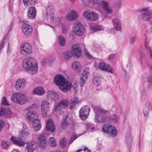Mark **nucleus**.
Instances as JSON below:
<instances>
[{
    "label": "nucleus",
    "instance_id": "c9c22d12",
    "mask_svg": "<svg viewBox=\"0 0 152 152\" xmlns=\"http://www.w3.org/2000/svg\"><path fill=\"white\" fill-rule=\"evenodd\" d=\"M58 41L59 45L61 46H64L66 42L65 38L61 35L58 37Z\"/></svg>",
    "mask_w": 152,
    "mask_h": 152
},
{
    "label": "nucleus",
    "instance_id": "e2e57ef3",
    "mask_svg": "<svg viewBox=\"0 0 152 152\" xmlns=\"http://www.w3.org/2000/svg\"><path fill=\"white\" fill-rule=\"evenodd\" d=\"M115 54H110L109 56L108 60H110L113 59L115 56Z\"/></svg>",
    "mask_w": 152,
    "mask_h": 152
},
{
    "label": "nucleus",
    "instance_id": "79ce46f5",
    "mask_svg": "<svg viewBox=\"0 0 152 152\" xmlns=\"http://www.w3.org/2000/svg\"><path fill=\"white\" fill-rule=\"evenodd\" d=\"M9 145V142L8 141L4 140L2 141L1 143L2 148L4 149H8Z\"/></svg>",
    "mask_w": 152,
    "mask_h": 152
},
{
    "label": "nucleus",
    "instance_id": "338daca9",
    "mask_svg": "<svg viewBox=\"0 0 152 152\" xmlns=\"http://www.w3.org/2000/svg\"><path fill=\"white\" fill-rule=\"evenodd\" d=\"M147 42H144V43H145V49H148V46H147Z\"/></svg>",
    "mask_w": 152,
    "mask_h": 152
},
{
    "label": "nucleus",
    "instance_id": "9d476101",
    "mask_svg": "<svg viewBox=\"0 0 152 152\" xmlns=\"http://www.w3.org/2000/svg\"><path fill=\"white\" fill-rule=\"evenodd\" d=\"M20 53L24 56H27L31 52V45L28 43H26L22 45L20 47Z\"/></svg>",
    "mask_w": 152,
    "mask_h": 152
},
{
    "label": "nucleus",
    "instance_id": "f03ea898",
    "mask_svg": "<svg viewBox=\"0 0 152 152\" xmlns=\"http://www.w3.org/2000/svg\"><path fill=\"white\" fill-rule=\"evenodd\" d=\"M22 66L25 69L32 71L33 73L36 72L38 69L37 64L35 60L32 58L25 59L23 61Z\"/></svg>",
    "mask_w": 152,
    "mask_h": 152
},
{
    "label": "nucleus",
    "instance_id": "c85d7f7f",
    "mask_svg": "<svg viewBox=\"0 0 152 152\" xmlns=\"http://www.w3.org/2000/svg\"><path fill=\"white\" fill-rule=\"evenodd\" d=\"M45 91L44 89L42 87H38L34 89L33 91L34 94L39 95H42L44 93Z\"/></svg>",
    "mask_w": 152,
    "mask_h": 152
},
{
    "label": "nucleus",
    "instance_id": "3c124183",
    "mask_svg": "<svg viewBox=\"0 0 152 152\" xmlns=\"http://www.w3.org/2000/svg\"><path fill=\"white\" fill-rule=\"evenodd\" d=\"M89 70L87 69H85L83 73V74L82 75L86 76V78H87L89 75Z\"/></svg>",
    "mask_w": 152,
    "mask_h": 152
},
{
    "label": "nucleus",
    "instance_id": "412c9836",
    "mask_svg": "<svg viewBox=\"0 0 152 152\" xmlns=\"http://www.w3.org/2000/svg\"><path fill=\"white\" fill-rule=\"evenodd\" d=\"M78 16V14L77 12L73 10L68 12L66 16V18L69 20L73 21L76 20Z\"/></svg>",
    "mask_w": 152,
    "mask_h": 152
},
{
    "label": "nucleus",
    "instance_id": "b1692460",
    "mask_svg": "<svg viewBox=\"0 0 152 152\" xmlns=\"http://www.w3.org/2000/svg\"><path fill=\"white\" fill-rule=\"evenodd\" d=\"M46 129L47 131L51 132H53L54 131L55 126L53 121L52 119H50L47 121Z\"/></svg>",
    "mask_w": 152,
    "mask_h": 152
},
{
    "label": "nucleus",
    "instance_id": "473e14b6",
    "mask_svg": "<svg viewBox=\"0 0 152 152\" xmlns=\"http://www.w3.org/2000/svg\"><path fill=\"white\" fill-rule=\"evenodd\" d=\"M34 129L36 131H37L39 130L41 127V124L39 119H36L34 122L33 123Z\"/></svg>",
    "mask_w": 152,
    "mask_h": 152
},
{
    "label": "nucleus",
    "instance_id": "a19ab883",
    "mask_svg": "<svg viewBox=\"0 0 152 152\" xmlns=\"http://www.w3.org/2000/svg\"><path fill=\"white\" fill-rule=\"evenodd\" d=\"M87 79L86 76H85L82 75L81 76L79 81L80 84L81 86H84Z\"/></svg>",
    "mask_w": 152,
    "mask_h": 152
},
{
    "label": "nucleus",
    "instance_id": "4c0bfd02",
    "mask_svg": "<svg viewBox=\"0 0 152 152\" xmlns=\"http://www.w3.org/2000/svg\"><path fill=\"white\" fill-rule=\"evenodd\" d=\"M64 18L63 17L56 18V26H62L64 24Z\"/></svg>",
    "mask_w": 152,
    "mask_h": 152
},
{
    "label": "nucleus",
    "instance_id": "58836bf2",
    "mask_svg": "<svg viewBox=\"0 0 152 152\" xmlns=\"http://www.w3.org/2000/svg\"><path fill=\"white\" fill-rule=\"evenodd\" d=\"M146 56L147 54L144 52H140L139 59L142 64H143V61L145 59Z\"/></svg>",
    "mask_w": 152,
    "mask_h": 152
},
{
    "label": "nucleus",
    "instance_id": "ddd939ff",
    "mask_svg": "<svg viewBox=\"0 0 152 152\" xmlns=\"http://www.w3.org/2000/svg\"><path fill=\"white\" fill-rule=\"evenodd\" d=\"M84 16L87 19L92 21L97 20L98 17V15L96 13L90 11H85L83 13Z\"/></svg>",
    "mask_w": 152,
    "mask_h": 152
},
{
    "label": "nucleus",
    "instance_id": "423d86ee",
    "mask_svg": "<svg viewBox=\"0 0 152 152\" xmlns=\"http://www.w3.org/2000/svg\"><path fill=\"white\" fill-rule=\"evenodd\" d=\"M102 131L112 137H115L118 134V131L115 127L110 125H104L102 129Z\"/></svg>",
    "mask_w": 152,
    "mask_h": 152
},
{
    "label": "nucleus",
    "instance_id": "7ed1b4c3",
    "mask_svg": "<svg viewBox=\"0 0 152 152\" xmlns=\"http://www.w3.org/2000/svg\"><path fill=\"white\" fill-rule=\"evenodd\" d=\"M94 112L96 114L95 121V122L102 123L108 122L109 121L107 120L109 119V117H105L103 114H106L108 111L103 110L98 107H96L94 109Z\"/></svg>",
    "mask_w": 152,
    "mask_h": 152
},
{
    "label": "nucleus",
    "instance_id": "9b49d317",
    "mask_svg": "<svg viewBox=\"0 0 152 152\" xmlns=\"http://www.w3.org/2000/svg\"><path fill=\"white\" fill-rule=\"evenodd\" d=\"M90 111L89 107L88 106H85L82 108L79 111L80 118L83 120H85L88 115Z\"/></svg>",
    "mask_w": 152,
    "mask_h": 152
},
{
    "label": "nucleus",
    "instance_id": "09e8293b",
    "mask_svg": "<svg viewBox=\"0 0 152 152\" xmlns=\"http://www.w3.org/2000/svg\"><path fill=\"white\" fill-rule=\"evenodd\" d=\"M50 142L51 143V145L52 147H54L56 145V143L55 140V139L53 137L50 138Z\"/></svg>",
    "mask_w": 152,
    "mask_h": 152
},
{
    "label": "nucleus",
    "instance_id": "f8f14e48",
    "mask_svg": "<svg viewBox=\"0 0 152 152\" xmlns=\"http://www.w3.org/2000/svg\"><path fill=\"white\" fill-rule=\"evenodd\" d=\"M41 107L42 115L44 117H47L49 108V103L46 100H43L41 103Z\"/></svg>",
    "mask_w": 152,
    "mask_h": 152
},
{
    "label": "nucleus",
    "instance_id": "864d4df0",
    "mask_svg": "<svg viewBox=\"0 0 152 152\" xmlns=\"http://www.w3.org/2000/svg\"><path fill=\"white\" fill-rule=\"evenodd\" d=\"M4 125V122L2 120H0V132L2 130Z\"/></svg>",
    "mask_w": 152,
    "mask_h": 152
},
{
    "label": "nucleus",
    "instance_id": "ea45409f",
    "mask_svg": "<svg viewBox=\"0 0 152 152\" xmlns=\"http://www.w3.org/2000/svg\"><path fill=\"white\" fill-rule=\"evenodd\" d=\"M22 136L23 137H25L29 136V133L28 132V129L26 128V126L25 128V126H23L21 132Z\"/></svg>",
    "mask_w": 152,
    "mask_h": 152
},
{
    "label": "nucleus",
    "instance_id": "6e6552de",
    "mask_svg": "<svg viewBox=\"0 0 152 152\" xmlns=\"http://www.w3.org/2000/svg\"><path fill=\"white\" fill-rule=\"evenodd\" d=\"M84 26L80 22L76 21L74 25V31L75 34L77 35H82L84 31Z\"/></svg>",
    "mask_w": 152,
    "mask_h": 152
},
{
    "label": "nucleus",
    "instance_id": "7c9ffc66",
    "mask_svg": "<svg viewBox=\"0 0 152 152\" xmlns=\"http://www.w3.org/2000/svg\"><path fill=\"white\" fill-rule=\"evenodd\" d=\"M91 29L95 31H97L103 30V28L100 25H96L95 23H91L90 24Z\"/></svg>",
    "mask_w": 152,
    "mask_h": 152
},
{
    "label": "nucleus",
    "instance_id": "4be33fe9",
    "mask_svg": "<svg viewBox=\"0 0 152 152\" xmlns=\"http://www.w3.org/2000/svg\"><path fill=\"white\" fill-rule=\"evenodd\" d=\"M98 67L101 70L110 73L113 72V70L111 66L104 62L99 63L98 64Z\"/></svg>",
    "mask_w": 152,
    "mask_h": 152
},
{
    "label": "nucleus",
    "instance_id": "4468645a",
    "mask_svg": "<svg viewBox=\"0 0 152 152\" xmlns=\"http://www.w3.org/2000/svg\"><path fill=\"white\" fill-rule=\"evenodd\" d=\"M28 111H29L26 114L27 118L28 120L34 123L37 119H39L37 117L38 115L36 111L33 110Z\"/></svg>",
    "mask_w": 152,
    "mask_h": 152
},
{
    "label": "nucleus",
    "instance_id": "a878e982",
    "mask_svg": "<svg viewBox=\"0 0 152 152\" xmlns=\"http://www.w3.org/2000/svg\"><path fill=\"white\" fill-rule=\"evenodd\" d=\"M73 54L72 50H68L64 52L63 58L66 61H67L71 58Z\"/></svg>",
    "mask_w": 152,
    "mask_h": 152
},
{
    "label": "nucleus",
    "instance_id": "c756f323",
    "mask_svg": "<svg viewBox=\"0 0 152 152\" xmlns=\"http://www.w3.org/2000/svg\"><path fill=\"white\" fill-rule=\"evenodd\" d=\"M112 22L114 28L118 31H120L121 29V24L119 20L116 18L113 20Z\"/></svg>",
    "mask_w": 152,
    "mask_h": 152
},
{
    "label": "nucleus",
    "instance_id": "2eb2a0df",
    "mask_svg": "<svg viewBox=\"0 0 152 152\" xmlns=\"http://www.w3.org/2000/svg\"><path fill=\"white\" fill-rule=\"evenodd\" d=\"M22 30L23 34L26 36L30 35L32 29L31 26L26 23H24L22 26Z\"/></svg>",
    "mask_w": 152,
    "mask_h": 152
},
{
    "label": "nucleus",
    "instance_id": "e433bc0d",
    "mask_svg": "<svg viewBox=\"0 0 152 152\" xmlns=\"http://www.w3.org/2000/svg\"><path fill=\"white\" fill-rule=\"evenodd\" d=\"M67 116L65 115L63 119L62 120L61 126L63 129H65L68 125V123L67 121Z\"/></svg>",
    "mask_w": 152,
    "mask_h": 152
},
{
    "label": "nucleus",
    "instance_id": "6e6d98bb",
    "mask_svg": "<svg viewBox=\"0 0 152 152\" xmlns=\"http://www.w3.org/2000/svg\"><path fill=\"white\" fill-rule=\"evenodd\" d=\"M71 88L72 87V90L74 92H76L77 91L78 87V86L77 84L75 83L73 86H72V85H71Z\"/></svg>",
    "mask_w": 152,
    "mask_h": 152
},
{
    "label": "nucleus",
    "instance_id": "69168bd1",
    "mask_svg": "<svg viewBox=\"0 0 152 152\" xmlns=\"http://www.w3.org/2000/svg\"><path fill=\"white\" fill-rule=\"evenodd\" d=\"M46 61L45 60H43L41 62V64L43 66H45L46 65Z\"/></svg>",
    "mask_w": 152,
    "mask_h": 152
},
{
    "label": "nucleus",
    "instance_id": "72a5a7b5",
    "mask_svg": "<svg viewBox=\"0 0 152 152\" xmlns=\"http://www.w3.org/2000/svg\"><path fill=\"white\" fill-rule=\"evenodd\" d=\"M72 67L76 71L80 72L81 67L80 63L77 61H74L72 64Z\"/></svg>",
    "mask_w": 152,
    "mask_h": 152
},
{
    "label": "nucleus",
    "instance_id": "2f4dec72",
    "mask_svg": "<svg viewBox=\"0 0 152 152\" xmlns=\"http://www.w3.org/2000/svg\"><path fill=\"white\" fill-rule=\"evenodd\" d=\"M72 48L76 56L78 57L80 56L81 54V50L77 46L73 45Z\"/></svg>",
    "mask_w": 152,
    "mask_h": 152
},
{
    "label": "nucleus",
    "instance_id": "49530a36",
    "mask_svg": "<svg viewBox=\"0 0 152 152\" xmlns=\"http://www.w3.org/2000/svg\"><path fill=\"white\" fill-rule=\"evenodd\" d=\"M137 41V37L136 36H132L129 39V42L132 44L135 43Z\"/></svg>",
    "mask_w": 152,
    "mask_h": 152
},
{
    "label": "nucleus",
    "instance_id": "f257e3e1",
    "mask_svg": "<svg viewBox=\"0 0 152 152\" xmlns=\"http://www.w3.org/2000/svg\"><path fill=\"white\" fill-rule=\"evenodd\" d=\"M53 81L56 85L59 86V88L63 92H66L71 89V83L66 80L63 76L58 74L54 77Z\"/></svg>",
    "mask_w": 152,
    "mask_h": 152
},
{
    "label": "nucleus",
    "instance_id": "37998d69",
    "mask_svg": "<svg viewBox=\"0 0 152 152\" xmlns=\"http://www.w3.org/2000/svg\"><path fill=\"white\" fill-rule=\"evenodd\" d=\"M118 117L115 114L112 115L110 118V120L113 123H117Z\"/></svg>",
    "mask_w": 152,
    "mask_h": 152
},
{
    "label": "nucleus",
    "instance_id": "8fccbe9b",
    "mask_svg": "<svg viewBox=\"0 0 152 152\" xmlns=\"http://www.w3.org/2000/svg\"><path fill=\"white\" fill-rule=\"evenodd\" d=\"M56 18L54 16L50 18V22L53 25L56 26Z\"/></svg>",
    "mask_w": 152,
    "mask_h": 152
},
{
    "label": "nucleus",
    "instance_id": "dca6fc26",
    "mask_svg": "<svg viewBox=\"0 0 152 152\" xmlns=\"http://www.w3.org/2000/svg\"><path fill=\"white\" fill-rule=\"evenodd\" d=\"M26 82L24 79H19L15 83V88L18 91H20L23 89L26 86Z\"/></svg>",
    "mask_w": 152,
    "mask_h": 152
},
{
    "label": "nucleus",
    "instance_id": "de8ad7c7",
    "mask_svg": "<svg viewBox=\"0 0 152 152\" xmlns=\"http://www.w3.org/2000/svg\"><path fill=\"white\" fill-rule=\"evenodd\" d=\"M84 53L86 56L89 59H91L93 58L92 56L91 55L87 50L85 49L84 50Z\"/></svg>",
    "mask_w": 152,
    "mask_h": 152
},
{
    "label": "nucleus",
    "instance_id": "f3484780",
    "mask_svg": "<svg viewBox=\"0 0 152 152\" xmlns=\"http://www.w3.org/2000/svg\"><path fill=\"white\" fill-rule=\"evenodd\" d=\"M11 112L10 108H5L1 107L0 111V116L2 118L9 117L11 115Z\"/></svg>",
    "mask_w": 152,
    "mask_h": 152
},
{
    "label": "nucleus",
    "instance_id": "39448f33",
    "mask_svg": "<svg viewBox=\"0 0 152 152\" xmlns=\"http://www.w3.org/2000/svg\"><path fill=\"white\" fill-rule=\"evenodd\" d=\"M11 100L15 103L22 105L26 102L27 98L24 94L17 93L13 94Z\"/></svg>",
    "mask_w": 152,
    "mask_h": 152
},
{
    "label": "nucleus",
    "instance_id": "052dcab7",
    "mask_svg": "<svg viewBox=\"0 0 152 152\" xmlns=\"http://www.w3.org/2000/svg\"><path fill=\"white\" fill-rule=\"evenodd\" d=\"M126 142L129 143H131L132 142V137L131 135H129V138H127V137H126Z\"/></svg>",
    "mask_w": 152,
    "mask_h": 152
},
{
    "label": "nucleus",
    "instance_id": "4d7b16f0",
    "mask_svg": "<svg viewBox=\"0 0 152 152\" xmlns=\"http://www.w3.org/2000/svg\"><path fill=\"white\" fill-rule=\"evenodd\" d=\"M99 78L97 77H95L93 79V82L95 85L98 84Z\"/></svg>",
    "mask_w": 152,
    "mask_h": 152
},
{
    "label": "nucleus",
    "instance_id": "bf43d9fd",
    "mask_svg": "<svg viewBox=\"0 0 152 152\" xmlns=\"http://www.w3.org/2000/svg\"><path fill=\"white\" fill-rule=\"evenodd\" d=\"M76 152H91L87 148L85 150L80 149L77 150Z\"/></svg>",
    "mask_w": 152,
    "mask_h": 152
},
{
    "label": "nucleus",
    "instance_id": "603ef678",
    "mask_svg": "<svg viewBox=\"0 0 152 152\" xmlns=\"http://www.w3.org/2000/svg\"><path fill=\"white\" fill-rule=\"evenodd\" d=\"M37 107V104H34L29 108H27V109H28V110H32V109H36Z\"/></svg>",
    "mask_w": 152,
    "mask_h": 152
},
{
    "label": "nucleus",
    "instance_id": "13d9d810",
    "mask_svg": "<svg viewBox=\"0 0 152 152\" xmlns=\"http://www.w3.org/2000/svg\"><path fill=\"white\" fill-rule=\"evenodd\" d=\"M6 40H7V39H3L1 42L0 45V48H1L2 49L4 46L5 41Z\"/></svg>",
    "mask_w": 152,
    "mask_h": 152
},
{
    "label": "nucleus",
    "instance_id": "cd10ccee",
    "mask_svg": "<svg viewBox=\"0 0 152 152\" xmlns=\"http://www.w3.org/2000/svg\"><path fill=\"white\" fill-rule=\"evenodd\" d=\"M80 102V101L78 98H74L72 99L70 102L71 109L75 108L78 106Z\"/></svg>",
    "mask_w": 152,
    "mask_h": 152
},
{
    "label": "nucleus",
    "instance_id": "6ab92c4d",
    "mask_svg": "<svg viewBox=\"0 0 152 152\" xmlns=\"http://www.w3.org/2000/svg\"><path fill=\"white\" fill-rule=\"evenodd\" d=\"M10 140L14 144L20 147L23 146L25 144V142L22 139L19 137H12Z\"/></svg>",
    "mask_w": 152,
    "mask_h": 152
},
{
    "label": "nucleus",
    "instance_id": "5701e85b",
    "mask_svg": "<svg viewBox=\"0 0 152 152\" xmlns=\"http://www.w3.org/2000/svg\"><path fill=\"white\" fill-rule=\"evenodd\" d=\"M26 147L28 152H33L37 148V144L34 141H29L27 143Z\"/></svg>",
    "mask_w": 152,
    "mask_h": 152
},
{
    "label": "nucleus",
    "instance_id": "f704fd0d",
    "mask_svg": "<svg viewBox=\"0 0 152 152\" xmlns=\"http://www.w3.org/2000/svg\"><path fill=\"white\" fill-rule=\"evenodd\" d=\"M36 1L37 0H23L24 4L26 7L32 6L36 3Z\"/></svg>",
    "mask_w": 152,
    "mask_h": 152
},
{
    "label": "nucleus",
    "instance_id": "c03bdc74",
    "mask_svg": "<svg viewBox=\"0 0 152 152\" xmlns=\"http://www.w3.org/2000/svg\"><path fill=\"white\" fill-rule=\"evenodd\" d=\"M1 105L4 106H9L10 104L7 101L5 96L3 97L1 99Z\"/></svg>",
    "mask_w": 152,
    "mask_h": 152
},
{
    "label": "nucleus",
    "instance_id": "1a4fd4ad",
    "mask_svg": "<svg viewBox=\"0 0 152 152\" xmlns=\"http://www.w3.org/2000/svg\"><path fill=\"white\" fill-rule=\"evenodd\" d=\"M68 101L66 99H63L56 106L55 111L60 113L61 110L67 108L68 106Z\"/></svg>",
    "mask_w": 152,
    "mask_h": 152
},
{
    "label": "nucleus",
    "instance_id": "680f3d73",
    "mask_svg": "<svg viewBox=\"0 0 152 152\" xmlns=\"http://www.w3.org/2000/svg\"><path fill=\"white\" fill-rule=\"evenodd\" d=\"M77 137L75 135H73L72 136L71 139L70 140L69 143H71L73 142V141L76 139Z\"/></svg>",
    "mask_w": 152,
    "mask_h": 152
},
{
    "label": "nucleus",
    "instance_id": "0eeeda50",
    "mask_svg": "<svg viewBox=\"0 0 152 152\" xmlns=\"http://www.w3.org/2000/svg\"><path fill=\"white\" fill-rule=\"evenodd\" d=\"M140 18L142 20L148 21L152 18V15L150 8L147 7L141 9L140 11Z\"/></svg>",
    "mask_w": 152,
    "mask_h": 152
},
{
    "label": "nucleus",
    "instance_id": "393cba45",
    "mask_svg": "<svg viewBox=\"0 0 152 152\" xmlns=\"http://www.w3.org/2000/svg\"><path fill=\"white\" fill-rule=\"evenodd\" d=\"M47 97L53 101L56 102L58 99V96L56 92L52 90L49 91L47 93Z\"/></svg>",
    "mask_w": 152,
    "mask_h": 152
},
{
    "label": "nucleus",
    "instance_id": "bb28decb",
    "mask_svg": "<svg viewBox=\"0 0 152 152\" xmlns=\"http://www.w3.org/2000/svg\"><path fill=\"white\" fill-rule=\"evenodd\" d=\"M149 73L151 75L148 77L147 79V82L148 83V86L149 88H152V68L151 67L149 66Z\"/></svg>",
    "mask_w": 152,
    "mask_h": 152
},
{
    "label": "nucleus",
    "instance_id": "a18cd8bd",
    "mask_svg": "<svg viewBox=\"0 0 152 152\" xmlns=\"http://www.w3.org/2000/svg\"><path fill=\"white\" fill-rule=\"evenodd\" d=\"M59 144L62 148L65 147L66 144V139L65 137H63L60 140L59 142Z\"/></svg>",
    "mask_w": 152,
    "mask_h": 152
},
{
    "label": "nucleus",
    "instance_id": "aec40b11",
    "mask_svg": "<svg viewBox=\"0 0 152 152\" xmlns=\"http://www.w3.org/2000/svg\"><path fill=\"white\" fill-rule=\"evenodd\" d=\"M38 142L39 146L41 148L44 149L46 147L47 142L45 134H42L39 137Z\"/></svg>",
    "mask_w": 152,
    "mask_h": 152
},
{
    "label": "nucleus",
    "instance_id": "20e7f679",
    "mask_svg": "<svg viewBox=\"0 0 152 152\" xmlns=\"http://www.w3.org/2000/svg\"><path fill=\"white\" fill-rule=\"evenodd\" d=\"M88 1L93 4L99 5L108 13L110 14L112 12V9L109 7L108 3L105 1H101L99 0H88Z\"/></svg>",
    "mask_w": 152,
    "mask_h": 152
},
{
    "label": "nucleus",
    "instance_id": "774afa93",
    "mask_svg": "<svg viewBox=\"0 0 152 152\" xmlns=\"http://www.w3.org/2000/svg\"><path fill=\"white\" fill-rule=\"evenodd\" d=\"M11 152H20V151L18 149L13 150Z\"/></svg>",
    "mask_w": 152,
    "mask_h": 152
},
{
    "label": "nucleus",
    "instance_id": "a211bd4d",
    "mask_svg": "<svg viewBox=\"0 0 152 152\" xmlns=\"http://www.w3.org/2000/svg\"><path fill=\"white\" fill-rule=\"evenodd\" d=\"M37 14L36 10L35 7L31 6L28 10L27 13L28 18L32 19L36 18Z\"/></svg>",
    "mask_w": 152,
    "mask_h": 152
},
{
    "label": "nucleus",
    "instance_id": "5fc2aeb1",
    "mask_svg": "<svg viewBox=\"0 0 152 152\" xmlns=\"http://www.w3.org/2000/svg\"><path fill=\"white\" fill-rule=\"evenodd\" d=\"M143 113L145 115H146L148 114L149 112V110L148 108L145 107L143 109Z\"/></svg>",
    "mask_w": 152,
    "mask_h": 152
},
{
    "label": "nucleus",
    "instance_id": "0e129e2a",
    "mask_svg": "<svg viewBox=\"0 0 152 152\" xmlns=\"http://www.w3.org/2000/svg\"><path fill=\"white\" fill-rule=\"evenodd\" d=\"M92 126V124L90 123H88L86 124V128L87 129H89L90 127H91Z\"/></svg>",
    "mask_w": 152,
    "mask_h": 152
}]
</instances>
